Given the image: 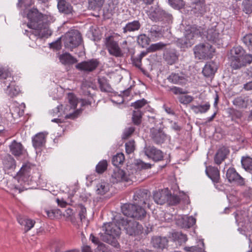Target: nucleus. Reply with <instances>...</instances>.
I'll use <instances>...</instances> for the list:
<instances>
[{
    "instance_id": "obj_45",
    "label": "nucleus",
    "mask_w": 252,
    "mask_h": 252,
    "mask_svg": "<svg viewBox=\"0 0 252 252\" xmlns=\"http://www.w3.org/2000/svg\"><path fill=\"white\" fill-rule=\"evenodd\" d=\"M242 6L244 12L248 15L252 14V0H244Z\"/></svg>"
},
{
    "instance_id": "obj_9",
    "label": "nucleus",
    "mask_w": 252,
    "mask_h": 252,
    "mask_svg": "<svg viewBox=\"0 0 252 252\" xmlns=\"http://www.w3.org/2000/svg\"><path fill=\"white\" fill-rule=\"evenodd\" d=\"M148 15L149 18L154 22L161 21L168 23L172 22V15L158 7H151Z\"/></svg>"
},
{
    "instance_id": "obj_10",
    "label": "nucleus",
    "mask_w": 252,
    "mask_h": 252,
    "mask_svg": "<svg viewBox=\"0 0 252 252\" xmlns=\"http://www.w3.org/2000/svg\"><path fill=\"white\" fill-rule=\"evenodd\" d=\"M63 40L65 47L72 50L81 43L82 38L78 31L71 30L65 33Z\"/></svg>"
},
{
    "instance_id": "obj_19",
    "label": "nucleus",
    "mask_w": 252,
    "mask_h": 252,
    "mask_svg": "<svg viewBox=\"0 0 252 252\" xmlns=\"http://www.w3.org/2000/svg\"><path fill=\"white\" fill-rule=\"evenodd\" d=\"M167 79L172 84L180 85L185 84L187 81L185 75L182 72H172Z\"/></svg>"
},
{
    "instance_id": "obj_40",
    "label": "nucleus",
    "mask_w": 252,
    "mask_h": 252,
    "mask_svg": "<svg viewBox=\"0 0 252 252\" xmlns=\"http://www.w3.org/2000/svg\"><path fill=\"white\" fill-rule=\"evenodd\" d=\"M104 2L105 0H88V7L93 10H99Z\"/></svg>"
},
{
    "instance_id": "obj_42",
    "label": "nucleus",
    "mask_w": 252,
    "mask_h": 252,
    "mask_svg": "<svg viewBox=\"0 0 252 252\" xmlns=\"http://www.w3.org/2000/svg\"><path fill=\"white\" fill-rule=\"evenodd\" d=\"M12 85H10L9 87H6V93L10 97H13L17 95L20 92V89L18 86H16L15 81L13 80V82L11 83Z\"/></svg>"
},
{
    "instance_id": "obj_43",
    "label": "nucleus",
    "mask_w": 252,
    "mask_h": 252,
    "mask_svg": "<svg viewBox=\"0 0 252 252\" xmlns=\"http://www.w3.org/2000/svg\"><path fill=\"white\" fill-rule=\"evenodd\" d=\"M243 167L250 172H252V158L250 157H243L241 159Z\"/></svg>"
},
{
    "instance_id": "obj_38",
    "label": "nucleus",
    "mask_w": 252,
    "mask_h": 252,
    "mask_svg": "<svg viewBox=\"0 0 252 252\" xmlns=\"http://www.w3.org/2000/svg\"><path fill=\"white\" fill-rule=\"evenodd\" d=\"M192 9L194 13L200 15H204L206 12L205 6L201 1V0H198V1L194 2Z\"/></svg>"
},
{
    "instance_id": "obj_50",
    "label": "nucleus",
    "mask_w": 252,
    "mask_h": 252,
    "mask_svg": "<svg viewBox=\"0 0 252 252\" xmlns=\"http://www.w3.org/2000/svg\"><path fill=\"white\" fill-rule=\"evenodd\" d=\"M107 161L106 160H102L96 165L95 171L98 174H102L107 169Z\"/></svg>"
},
{
    "instance_id": "obj_25",
    "label": "nucleus",
    "mask_w": 252,
    "mask_h": 252,
    "mask_svg": "<svg viewBox=\"0 0 252 252\" xmlns=\"http://www.w3.org/2000/svg\"><path fill=\"white\" fill-rule=\"evenodd\" d=\"M205 172L207 176L215 183H218L220 180V171L218 168L209 166L206 167Z\"/></svg>"
},
{
    "instance_id": "obj_55",
    "label": "nucleus",
    "mask_w": 252,
    "mask_h": 252,
    "mask_svg": "<svg viewBox=\"0 0 252 252\" xmlns=\"http://www.w3.org/2000/svg\"><path fill=\"white\" fill-rule=\"evenodd\" d=\"M242 41L249 50L252 51V34L246 35L243 37Z\"/></svg>"
},
{
    "instance_id": "obj_27",
    "label": "nucleus",
    "mask_w": 252,
    "mask_h": 252,
    "mask_svg": "<svg viewBox=\"0 0 252 252\" xmlns=\"http://www.w3.org/2000/svg\"><path fill=\"white\" fill-rule=\"evenodd\" d=\"M3 169L5 171L13 170L16 167V162L10 155H6L2 159Z\"/></svg>"
},
{
    "instance_id": "obj_8",
    "label": "nucleus",
    "mask_w": 252,
    "mask_h": 252,
    "mask_svg": "<svg viewBox=\"0 0 252 252\" xmlns=\"http://www.w3.org/2000/svg\"><path fill=\"white\" fill-rule=\"evenodd\" d=\"M68 104H66L63 109L65 119H74L78 117L81 113V109L75 110L77 105L78 100L75 95L69 93L67 96Z\"/></svg>"
},
{
    "instance_id": "obj_5",
    "label": "nucleus",
    "mask_w": 252,
    "mask_h": 252,
    "mask_svg": "<svg viewBox=\"0 0 252 252\" xmlns=\"http://www.w3.org/2000/svg\"><path fill=\"white\" fill-rule=\"evenodd\" d=\"M204 29L200 26L193 25L186 31L185 36L178 40L181 48H188L194 43L195 38L202 36Z\"/></svg>"
},
{
    "instance_id": "obj_47",
    "label": "nucleus",
    "mask_w": 252,
    "mask_h": 252,
    "mask_svg": "<svg viewBox=\"0 0 252 252\" xmlns=\"http://www.w3.org/2000/svg\"><path fill=\"white\" fill-rule=\"evenodd\" d=\"M166 44L160 42L151 44L148 48V52H154L157 51L161 50L166 46Z\"/></svg>"
},
{
    "instance_id": "obj_37",
    "label": "nucleus",
    "mask_w": 252,
    "mask_h": 252,
    "mask_svg": "<svg viewBox=\"0 0 252 252\" xmlns=\"http://www.w3.org/2000/svg\"><path fill=\"white\" fill-rule=\"evenodd\" d=\"M210 108V104L206 102L204 104L191 106V109L195 114L206 113Z\"/></svg>"
},
{
    "instance_id": "obj_54",
    "label": "nucleus",
    "mask_w": 252,
    "mask_h": 252,
    "mask_svg": "<svg viewBox=\"0 0 252 252\" xmlns=\"http://www.w3.org/2000/svg\"><path fill=\"white\" fill-rule=\"evenodd\" d=\"M135 166L137 169H147L151 168V164L148 163L144 162L140 159H138L136 161Z\"/></svg>"
},
{
    "instance_id": "obj_14",
    "label": "nucleus",
    "mask_w": 252,
    "mask_h": 252,
    "mask_svg": "<svg viewBox=\"0 0 252 252\" xmlns=\"http://www.w3.org/2000/svg\"><path fill=\"white\" fill-rule=\"evenodd\" d=\"M99 64V62L97 59H93L78 63L75 67L79 70L90 72L94 70Z\"/></svg>"
},
{
    "instance_id": "obj_13",
    "label": "nucleus",
    "mask_w": 252,
    "mask_h": 252,
    "mask_svg": "<svg viewBox=\"0 0 252 252\" xmlns=\"http://www.w3.org/2000/svg\"><path fill=\"white\" fill-rule=\"evenodd\" d=\"M143 152L148 158L154 161H158L163 158V152L154 146H146L144 148Z\"/></svg>"
},
{
    "instance_id": "obj_6",
    "label": "nucleus",
    "mask_w": 252,
    "mask_h": 252,
    "mask_svg": "<svg viewBox=\"0 0 252 252\" xmlns=\"http://www.w3.org/2000/svg\"><path fill=\"white\" fill-rule=\"evenodd\" d=\"M122 212L126 216L142 220L146 215V212L141 205L133 204L126 203L121 206Z\"/></svg>"
},
{
    "instance_id": "obj_11",
    "label": "nucleus",
    "mask_w": 252,
    "mask_h": 252,
    "mask_svg": "<svg viewBox=\"0 0 252 252\" xmlns=\"http://www.w3.org/2000/svg\"><path fill=\"white\" fill-rule=\"evenodd\" d=\"M193 50L195 57L199 59H211L215 52V49L208 43L196 45Z\"/></svg>"
},
{
    "instance_id": "obj_23",
    "label": "nucleus",
    "mask_w": 252,
    "mask_h": 252,
    "mask_svg": "<svg viewBox=\"0 0 252 252\" xmlns=\"http://www.w3.org/2000/svg\"><path fill=\"white\" fill-rule=\"evenodd\" d=\"M228 148L222 146L219 148L214 157V162L218 165L220 164L229 154Z\"/></svg>"
},
{
    "instance_id": "obj_28",
    "label": "nucleus",
    "mask_w": 252,
    "mask_h": 252,
    "mask_svg": "<svg viewBox=\"0 0 252 252\" xmlns=\"http://www.w3.org/2000/svg\"><path fill=\"white\" fill-rule=\"evenodd\" d=\"M217 69V65L214 62L207 63L203 68L202 73L206 77L213 75Z\"/></svg>"
},
{
    "instance_id": "obj_30",
    "label": "nucleus",
    "mask_w": 252,
    "mask_h": 252,
    "mask_svg": "<svg viewBox=\"0 0 252 252\" xmlns=\"http://www.w3.org/2000/svg\"><path fill=\"white\" fill-rule=\"evenodd\" d=\"M46 135L43 132H39L36 134L32 139L33 146L35 148H39L45 143Z\"/></svg>"
},
{
    "instance_id": "obj_60",
    "label": "nucleus",
    "mask_w": 252,
    "mask_h": 252,
    "mask_svg": "<svg viewBox=\"0 0 252 252\" xmlns=\"http://www.w3.org/2000/svg\"><path fill=\"white\" fill-rule=\"evenodd\" d=\"M135 127L133 126H129L128 127H126L125 129L123 135V138L124 139H127L129 137H130L131 134L134 132L135 131Z\"/></svg>"
},
{
    "instance_id": "obj_33",
    "label": "nucleus",
    "mask_w": 252,
    "mask_h": 252,
    "mask_svg": "<svg viewBox=\"0 0 252 252\" xmlns=\"http://www.w3.org/2000/svg\"><path fill=\"white\" fill-rule=\"evenodd\" d=\"M141 27V24L138 20H134L131 22H128L123 28V32L126 33L127 32H132L138 31Z\"/></svg>"
},
{
    "instance_id": "obj_46",
    "label": "nucleus",
    "mask_w": 252,
    "mask_h": 252,
    "mask_svg": "<svg viewBox=\"0 0 252 252\" xmlns=\"http://www.w3.org/2000/svg\"><path fill=\"white\" fill-rule=\"evenodd\" d=\"M150 38L145 34H140L137 37V43L142 47H146L150 43Z\"/></svg>"
},
{
    "instance_id": "obj_31",
    "label": "nucleus",
    "mask_w": 252,
    "mask_h": 252,
    "mask_svg": "<svg viewBox=\"0 0 252 252\" xmlns=\"http://www.w3.org/2000/svg\"><path fill=\"white\" fill-rule=\"evenodd\" d=\"M97 83L99 85V87L101 92L111 93L112 92L113 89L111 85L109 84L108 80L104 77H98L97 79Z\"/></svg>"
},
{
    "instance_id": "obj_51",
    "label": "nucleus",
    "mask_w": 252,
    "mask_h": 252,
    "mask_svg": "<svg viewBox=\"0 0 252 252\" xmlns=\"http://www.w3.org/2000/svg\"><path fill=\"white\" fill-rule=\"evenodd\" d=\"M168 3L172 7L177 9H180L185 5L183 0H168Z\"/></svg>"
},
{
    "instance_id": "obj_53",
    "label": "nucleus",
    "mask_w": 252,
    "mask_h": 252,
    "mask_svg": "<svg viewBox=\"0 0 252 252\" xmlns=\"http://www.w3.org/2000/svg\"><path fill=\"white\" fill-rule=\"evenodd\" d=\"M168 199L167 203L170 205H175L178 204L180 201V197L177 195H172L168 192Z\"/></svg>"
},
{
    "instance_id": "obj_12",
    "label": "nucleus",
    "mask_w": 252,
    "mask_h": 252,
    "mask_svg": "<svg viewBox=\"0 0 252 252\" xmlns=\"http://www.w3.org/2000/svg\"><path fill=\"white\" fill-rule=\"evenodd\" d=\"M120 223L124 227L126 233L130 236L139 235L142 232V226L136 221L123 218L120 220Z\"/></svg>"
},
{
    "instance_id": "obj_17",
    "label": "nucleus",
    "mask_w": 252,
    "mask_h": 252,
    "mask_svg": "<svg viewBox=\"0 0 252 252\" xmlns=\"http://www.w3.org/2000/svg\"><path fill=\"white\" fill-rule=\"evenodd\" d=\"M226 177L230 183H234L239 186H244L245 185L244 178L237 172L234 168H229L227 169Z\"/></svg>"
},
{
    "instance_id": "obj_41",
    "label": "nucleus",
    "mask_w": 252,
    "mask_h": 252,
    "mask_svg": "<svg viewBox=\"0 0 252 252\" xmlns=\"http://www.w3.org/2000/svg\"><path fill=\"white\" fill-rule=\"evenodd\" d=\"M183 227L189 228L192 226L196 222V220L192 216H184L182 218Z\"/></svg>"
},
{
    "instance_id": "obj_62",
    "label": "nucleus",
    "mask_w": 252,
    "mask_h": 252,
    "mask_svg": "<svg viewBox=\"0 0 252 252\" xmlns=\"http://www.w3.org/2000/svg\"><path fill=\"white\" fill-rule=\"evenodd\" d=\"M73 214L74 212L73 210L69 208L65 210V212L63 214V216L68 218L69 220L73 223Z\"/></svg>"
},
{
    "instance_id": "obj_3",
    "label": "nucleus",
    "mask_w": 252,
    "mask_h": 252,
    "mask_svg": "<svg viewBox=\"0 0 252 252\" xmlns=\"http://www.w3.org/2000/svg\"><path fill=\"white\" fill-rule=\"evenodd\" d=\"M104 233L100 234L101 239L115 248L120 247L118 239L121 234V228L114 222L104 224L102 227Z\"/></svg>"
},
{
    "instance_id": "obj_52",
    "label": "nucleus",
    "mask_w": 252,
    "mask_h": 252,
    "mask_svg": "<svg viewBox=\"0 0 252 252\" xmlns=\"http://www.w3.org/2000/svg\"><path fill=\"white\" fill-rule=\"evenodd\" d=\"M76 210L78 212V216L80 221L82 222L86 219V209L82 204H79L77 207Z\"/></svg>"
},
{
    "instance_id": "obj_48",
    "label": "nucleus",
    "mask_w": 252,
    "mask_h": 252,
    "mask_svg": "<svg viewBox=\"0 0 252 252\" xmlns=\"http://www.w3.org/2000/svg\"><path fill=\"white\" fill-rule=\"evenodd\" d=\"M150 37L153 38L162 36V32L159 28L157 26H153L149 31Z\"/></svg>"
},
{
    "instance_id": "obj_26",
    "label": "nucleus",
    "mask_w": 252,
    "mask_h": 252,
    "mask_svg": "<svg viewBox=\"0 0 252 252\" xmlns=\"http://www.w3.org/2000/svg\"><path fill=\"white\" fill-rule=\"evenodd\" d=\"M17 220L21 225L25 226V232H27L29 231L33 227L35 224L34 220L25 217H22L21 216H18L17 217Z\"/></svg>"
},
{
    "instance_id": "obj_61",
    "label": "nucleus",
    "mask_w": 252,
    "mask_h": 252,
    "mask_svg": "<svg viewBox=\"0 0 252 252\" xmlns=\"http://www.w3.org/2000/svg\"><path fill=\"white\" fill-rule=\"evenodd\" d=\"M233 104L234 105L242 107L245 104V101L242 96H239L235 98L233 100Z\"/></svg>"
},
{
    "instance_id": "obj_22",
    "label": "nucleus",
    "mask_w": 252,
    "mask_h": 252,
    "mask_svg": "<svg viewBox=\"0 0 252 252\" xmlns=\"http://www.w3.org/2000/svg\"><path fill=\"white\" fill-rule=\"evenodd\" d=\"M13 77L10 71L3 68H0V81L4 86L9 87L13 83Z\"/></svg>"
},
{
    "instance_id": "obj_16",
    "label": "nucleus",
    "mask_w": 252,
    "mask_h": 252,
    "mask_svg": "<svg viewBox=\"0 0 252 252\" xmlns=\"http://www.w3.org/2000/svg\"><path fill=\"white\" fill-rule=\"evenodd\" d=\"M152 141L157 145L163 143L166 139L167 135L161 128H152L150 129V134Z\"/></svg>"
},
{
    "instance_id": "obj_20",
    "label": "nucleus",
    "mask_w": 252,
    "mask_h": 252,
    "mask_svg": "<svg viewBox=\"0 0 252 252\" xmlns=\"http://www.w3.org/2000/svg\"><path fill=\"white\" fill-rule=\"evenodd\" d=\"M163 57L168 64L172 65L178 61L179 55L175 49H167L163 53Z\"/></svg>"
},
{
    "instance_id": "obj_21",
    "label": "nucleus",
    "mask_w": 252,
    "mask_h": 252,
    "mask_svg": "<svg viewBox=\"0 0 252 252\" xmlns=\"http://www.w3.org/2000/svg\"><path fill=\"white\" fill-rule=\"evenodd\" d=\"M128 181L129 178L124 170L119 168H116L114 170L111 175L112 182L113 183H117L120 182H128Z\"/></svg>"
},
{
    "instance_id": "obj_1",
    "label": "nucleus",
    "mask_w": 252,
    "mask_h": 252,
    "mask_svg": "<svg viewBox=\"0 0 252 252\" xmlns=\"http://www.w3.org/2000/svg\"><path fill=\"white\" fill-rule=\"evenodd\" d=\"M27 18L30 21L27 26L32 31L25 30L24 34L29 36L30 39H33V36L43 38L51 35V32L48 28V24L52 20L50 16L43 15L37 9L32 8L29 11Z\"/></svg>"
},
{
    "instance_id": "obj_4",
    "label": "nucleus",
    "mask_w": 252,
    "mask_h": 252,
    "mask_svg": "<svg viewBox=\"0 0 252 252\" xmlns=\"http://www.w3.org/2000/svg\"><path fill=\"white\" fill-rule=\"evenodd\" d=\"M105 44L109 54L117 58L123 57L129 52L126 40L123 41L120 46L118 41L113 36H109L105 38Z\"/></svg>"
},
{
    "instance_id": "obj_29",
    "label": "nucleus",
    "mask_w": 252,
    "mask_h": 252,
    "mask_svg": "<svg viewBox=\"0 0 252 252\" xmlns=\"http://www.w3.org/2000/svg\"><path fill=\"white\" fill-rule=\"evenodd\" d=\"M168 240L166 237L155 236L152 239V244L154 247L163 249L167 245Z\"/></svg>"
},
{
    "instance_id": "obj_15",
    "label": "nucleus",
    "mask_w": 252,
    "mask_h": 252,
    "mask_svg": "<svg viewBox=\"0 0 252 252\" xmlns=\"http://www.w3.org/2000/svg\"><path fill=\"white\" fill-rule=\"evenodd\" d=\"M150 192L147 189H139L135 191L133 195V203L140 205L148 203Z\"/></svg>"
},
{
    "instance_id": "obj_49",
    "label": "nucleus",
    "mask_w": 252,
    "mask_h": 252,
    "mask_svg": "<svg viewBox=\"0 0 252 252\" xmlns=\"http://www.w3.org/2000/svg\"><path fill=\"white\" fill-rule=\"evenodd\" d=\"M125 160L124 155L122 153H118L116 155L113 156L112 160L113 164L114 166H118L120 164H122Z\"/></svg>"
},
{
    "instance_id": "obj_32",
    "label": "nucleus",
    "mask_w": 252,
    "mask_h": 252,
    "mask_svg": "<svg viewBox=\"0 0 252 252\" xmlns=\"http://www.w3.org/2000/svg\"><path fill=\"white\" fill-rule=\"evenodd\" d=\"M58 8L61 12L69 14L72 12V6L65 0H58Z\"/></svg>"
},
{
    "instance_id": "obj_18",
    "label": "nucleus",
    "mask_w": 252,
    "mask_h": 252,
    "mask_svg": "<svg viewBox=\"0 0 252 252\" xmlns=\"http://www.w3.org/2000/svg\"><path fill=\"white\" fill-rule=\"evenodd\" d=\"M204 36H206L207 40L211 42L216 43L219 45L221 43L222 35L216 27L208 29L206 34Z\"/></svg>"
},
{
    "instance_id": "obj_58",
    "label": "nucleus",
    "mask_w": 252,
    "mask_h": 252,
    "mask_svg": "<svg viewBox=\"0 0 252 252\" xmlns=\"http://www.w3.org/2000/svg\"><path fill=\"white\" fill-rule=\"evenodd\" d=\"M134 141L130 140L125 144L126 151L128 154L133 153L135 150Z\"/></svg>"
},
{
    "instance_id": "obj_36",
    "label": "nucleus",
    "mask_w": 252,
    "mask_h": 252,
    "mask_svg": "<svg viewBox=\"0 0 252 252\" xmlns=\"http://www.w3.org/2000/svg\"><path fill=\"white\" fill-rule=\"evenodd\" d=\"M109 185L105 182H100L96 186V193L99 195H104L109 190Z\"/></svg>"
},
{
    "instance_id": "obj_35",
    "label": "nucleus",
    "mask_w": 252,
    "mask_h": 252,
    "mask_svg": "<svg viewBox=\"0 0 252 252\" xmlns=\"http://www.w3.org/2000/svg\"><path fill=\"white\" fill-rule=\"evenodd\" d=\"M9 148L11 153L15 156H19L22 154L23 146L22 144L15 140L11 143Z\"/></svg>"
},
{
    "instance_id": "obj_24",
    "label": "nucleus",
    "mask_w": 252,
    "mask_h": 252,
    "mask_svg": "<svg viewBox=\"0 0 252 252\" xmlns=\"http://www.w3.org/2000/svg\"><path fill=\"white\" fill-rule=\"evenodd\" d=\"M168 192V189H163L155 192L153 194L154 201L156 203L160 205H162L167 202L169 197Z\"/></svg>"
},
{
    "instance_id": "obj_59",
    "label": "nucleus",
    "mask_w": 252,
    "mask_h": 252,
    "mask_svg": "<svg viewBox=\"0 0 252 252\" xmlns=\"http://www.w3.org/2000/svg\"><path fill=\"white\" fill-rule=\"evenodd\" d=\"M33 4L32 0H18L17 6L19 7H25L27 8Z\"/></svg>"
},
{
    "instance_id": "obj_39",
    "label": "nucleus",
    "mask_w": 252,
    "mask_h": 252,
    "mask_svg": "<svg viewBox=\"0 0 252 252\" xmlns=\"http://www.w3.org/2000/svg\"><path fill=\"white\" fill-rule=\"evenodd\" d=\"M172 237L174 241L180 246L185 243L188 240L187 235L181 232H174L172 234Z\"/></svg>"
},
{
    "instance_id": "obj_34",
    "label": "nucleus",
    "mask_w": 252,
    "mask_h": 252,
    "mask_svg": "<svg viewBox=\"0 0 252 252\" xmlns=\"http://www.w3.org/2000/svg\"><path fill=\"white\" fill-rule=\"evenodd\" d=\"M59 60L63 64H72L77 62V60L69 53H65L59 56Z\"/></svg>"
},
{
    "instance_id": "obj_44",
    "label": "nucleus",
    "mask_w": 252,
    "mask_h": 252,
    "mask_svg": "<svg viewBox=\"0 0 252 252\" xmlns=\"http://www.w3.org/2000/svg\"><path fill=\"white\" fill-rule=\"evenodd\" d=\"M142 115L140 110H135L133 111L132 120L133 123L136 126H139L142 122Z\"/></svg>"
},
{
    "instance_id": "obj_57",
    "label": "nucleus",
    "mask_w": 252,
    "mask_h": 252,
    "mask_svg": "<svg viewBox=\"0 0 252 252\" xmlns=\"http://www.w3.org/2000/svg\"><path fill=\"white\" fill-rule=\"evenodd\" d=\"M147 103V101L144 98H143L131 103V106L133 107L136 110H139V109L145 106Z\"/></svg>"
},
{
    "instance_id": "obj_56",
    "label": "nucleus",
    "mask_w": 252,
    "mask_h": 252,
    "mask_svg": "<svg viewBox=\"0 0 252 252\" xmlns=\"http://www.w3.org/2000/svg\"><path fill=\"white\" fill-rule=\"evenodd\" d=\"M47 217L51 219L60 216L62 214L61 211L59 209H52L50 210L45 211Z\"/></svg>"
},
{
    "instance_id": "obj_63",
    "label": "nucleus",
    "mask_w": 252,
    "mask_h": 252,
    "mask_svg": "<svg viewBox=\"0 0 252 252\" xmlns=\"http://www.w3.org/2000/svg\"><path fill=\"white\" fill-rule=\"evenodd\" d=\"M193 99L192 96L190 95H184L180 97L179 101L181 103L188 104L191 102Z\"/></svg>"
},
{
    "instance_id": "obj_2",
    "label": "nucleus",
    "mask_w": 252,
    "mask_h": 252,
    "mask_svg": "<svg viewBox=\"0 0 252 252\" xmlns=\"http://www.w3.org/2000/svg\"><path fill=\"white\" fill-rule=\"evenodd\" d=\"M229 59L231 67L238 69L250 64L252 62V55L246 54L242 47L236 46L231 49Z\"/></svg>"
},
{
    "instance_id": "obj_7",
    "label": "nucleus",
    "mask_w": 252,
    "mask_h": 252,
    "mask_svg": "<svg viewBox=\"0 0 252 252\" xmlns=\"http://www.w3.org/2000/svg\"><path fill=\"white\" fill-rule=\"evenodd\" d=\"M33 169L34 166L30 164H26L23 165L18 173V176L17 177L12 178L11 180L7 182V186L11 189H19L20 192L21 189L16 183L19 182L20 180H24V178H29Z\"/></svg>"
},
{
    "instance_id": "obj_64",
    "label": "nucleus",
    "mask_w": 252,
    "mask_h": 252,
    "mask_svg": "<svg viewBox=\"0 0 252 252\" xmlns=\"http://www.w3.org/2000/svg\"><path fill=\"white\" fill-rule=\"evenodd\" d=\"M170 90L175 94H185L187 93L183 89L177 87H173L170 89Z\"/></svg>"
}]
</instances>
